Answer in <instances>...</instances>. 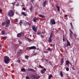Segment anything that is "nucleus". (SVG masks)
<instances>
[{
    "label": "nucleus",
    "instance_id": "obj_1",
    "mask_svg": "<svg viewBox=\"0 0 79 79\" xmlns=\"http://www.w3.org/2000/svg\"><path fill=\"white\" fill-rule=\"evenodd\" d=\"M30 77L31 79H38L40 78V76L38 74L31 75Z\"/></svg>",
    "mask_w": 79,
    "mask_h": 79
},
{
    "label": "nucleus",
    "instance_id": "obj_2",
    "mask_svg": "<svg viewBox=\"0 0 79 79\" xmlns=\"http://www.w3.org/2000/svg\"><path fill=\"white\" fill-rule=\"evenodd\" d=\"M10 61V59L8 56H5L4 59V62L6 64H8Z\"/></svg>",
    "mask_w": 79,
    "mask_h": 79
},
{
    "label": "nucleus",
    "instance_id": "obj_3",
    "mask_svg": "<svg viewBox=\"0 0 79 79\" xmlns=\"http://www.w3.org/2000/svg\"><path fill=\"white\" fill-rule=\"evenodd\" d=\"M9 16L12 17L15 15V13L13 12V11L12 10H10L8 13Z\"/></svg>",
    "mask_w": 79,
    "mask_h": 79
},
{
    "label": "nucleus",
    "instance_id": "obj_4",
    "mask_svg": "<svg viewBox=\"0 0 79 79\" xmlns=\"http://www.w3.org/2000/svg\"><path fill=\"white\" fill-rule=\"evenodd\" d=\"M36 49H37V48L35 46L27 47L26 48V50H35Z\"/></svg>",
    "mask_w": 79,
    "mask_h": 79
},
{
    "label": "nucleus",
    "instance_id": "obj_5",
    "mask_svg": "<svg viewBox=\"0 0 79 79\" xmlns=\"http://www.w3.org/2000/svg\"><path fill=\"white\" fill-rule=\"evenodd\" d=\"M50 24L51 26H52V25H55V24H56V22H55V21L54 19H52L50 20Z\"/></svg>",
    "mask_w": 79,
    "mask_h": 79
},
{
    "label": "nucleus",
    "instance_id": "obj_6",
    "mask_svg": "<svg viewBox=\"0 0 79 79\" xmlns=\"http://www.w3.org/2000/svg\"><path fill=\"white\" fill-rule=\"evenodd\" d=\"M67 44H65L64 45V47H68V46H71V44L70 43V42H69V41H68V40H67Z\"/></svg>",
    "mask_w": 79,
    "mask_h": 79
},
{
    "label": "nucleus",
    "instance_id": "obj_7",
    "mask_svg": "<svg viewBox=\"0 0 79 79\" xmlns=\"http://www.w3.org/2000/svg\"><path fill=\"white\" fill-rule=\"evenodd\" d=\"M22 34H23V33L21 32L20 33H19L17 35V37H21V36H22Z\"/></svg>",
    "mask_w": 79,
    "mask_h": 79
},
{
    "label": "nucleus",
    "instance_id": "obj_8",
    "mask_svg": "<svg viewBox=\"0 0 79 79\" xmlns=\"http://www.w3.org/2000/svg\"><path fill=\"white\" fill-rule=\"evenodd\" d=\"M47 1H45L42 4V6L43 7H45V6L47 5Z\"/></svg>",
    "mask_w": 79,
    "mask_h": 79
},
{
    "label": "nucleus",
    "instance_id": "obj_9",
    "mask_svg": "<svg viewBox=\"0 0 79 79\" xmlns=\"http://www.w3.org/2000/svg\"><path fill=\"white\" fill-rule=\"evenodd\" d=\"M27 71H32L33 72H35V70H34L33 69H31V68H28Z\"/></svg>",
    "mask_w": 79,
    "mask_h": 79
},
{
    "label": "nucleus",
    "instance_id": "obj_10",
    "mask_svg": "<svg viewBox=\"0 0 79 79\" xmlns=\"http://www.w3.org/2000/svg\"><path fill=\"white\" fill-rule=\"evenodd\" d=\"M46 69L44 68L43 69V70H41V73H42V74H44L45 73V71H46Z\"/></svg>",
    "mask_w": 79,
    "mask_h": 79
},
{
    "label": "nucleus",
    "instance_id": "obj_11",
    "mask_svg": "<svg viewBox=\"0 0 79 79\" xmlns=\"http://www.w3.org/2000/svg\"><path fill=\"white\" fill-rule=\"evenodd\" d=\"M32 29L34 32H37V30H36V28L34 25L32 26Z\"/></svg>",
    "mask_w": 79,
    "mask_h": 79
},
{
    "label": "nucleus",
    "instance_id": "obj_12",
    "mask_svg": "<svg viewBox=\"0 0 79 79\" xmlns=\"http://www.w3.org/2000/svg\"><path fill=\"white\" fill-rule=\"evenodd\" d=\"M6 24H9L10 23V20L8 19L7 20L6 22Z\"/></svg>",
    "mask_w": 79,
    "mask_h": 79
},
{
    "label": "nucleus",
    "instance_id": "obj_13",
    "mask_svg": "<svg viewBox=\"0 0 79 79\" xmlns=\"http://www.w3.org/2000/svg\"><path fill=\"white\" fill-rule=\"evenodd\" d=\"M39 17L42 18H45V16L44 15H43L41 14H40L39 15Z\"/></svg>",
    "mask_w": 79,
    "mask_h": 79
},
{
    "label": "nucleus",
    "instance_id": "obj_14",
    "mask_svg": "<svg viewBox=\"0 0 79 79\" xmlns=\"http://www.w3.org/2000/svg\"><path fill=\"white\" fill-rule=\"evenodd\" d=\"M52 38H49V39L48 40V42L49 43H51V42H52Z\"/></svg>",
    "mask_w": 79,
    "mask_h": 79
},
{
    "label": "nucleus",
    "instance_id": "obj_15",
    "mask_svg": "<svg viewBox=\"0 0 79 79\" xmlns=\"http://www.w3.org/2000/svg\"><path fill=\"white\" fill-rule=\"evenodd\" d=\"M55 6L57 8V11L59 12L60 11V6H57V5H56Z\"/></svg>",
    "mask_w": 79,
    "mask_h": 79
},
{
    "label": "nucleus",
    "instance_id": "obj_16",
    "mask_svg": "<svg viewBox=\"0 0 79 79\" xmlns=\"http://www.w3.org/2000/svg\"><path fill=\"white\" fill-rule=\"evenodd\" d=\"M22 14L24 16H27V14H26L24 12H22Z\"/></svg>",
    "mask_w": 79,
    "mask_h": 79
},
{
    "label": "nucleus",
    "instance_id": "obj_17",
    "mask_svg": "<svg viewBox=\"0 0 79 79\" xmlns=\"http://www.w3.org/2000/svg\"><path fill=\"white\" fill-rule=\"evenodd\" d=\"M1 33H2V35H4L5 34V31L3 30L1 31Z\"/></svg>",
    "mask_w": 79,
    "mask_h": 79
},
{
    "label": "nucleus",
    "instance_id": "obj_18",
    "mask_svg": "<svg viewBox=\"0 0 79 79\" xmlns=\"http://www.w3.org/2000/svg\"><path fill=\"white\" fill-rule=\"evenodd\" d=\"M77 35H76V34H74V37L75 39H76V40H79V38H77L76 37H77Z\"/></svg>",
    "mask_w": 79,
    "mask_h": 79
},
{
    "label": "nucleus",
    "instance_id": "obj_19",
    "mask_svg": "<svg viewBox=\"0 0 79 79\" xmlns=\"http://www.w3.org/2000/svg\"><path fill=\"white\" fill-rule=\"evenodd\" d=\"M52 76H53V75H52V74H51L50 75H49L48 77V79H51Z\"/></svg>",
    "mask_w": 79,
    "mask_h": 79
},
{
    "label": "nucleus",
    "instance_id": "obj_20",
    "mask_svg": "<svg viewBox=\"0 0 79 79\" xmlns=\"http://www.w3.org/2000/svg\"><path fill=\"white\" fill-rule=\"evenodd\" d=\"M33 21L35 23H36L37 22V19L35 17H34L33 19Z\"/></svg>",
    "mask_w": 79,
    "mask_h": 79
},
{
    "label": "nucleus",
    "instance_id": "obj_21",
    "mask_svg": "<svg viewBox=\"0 0 79 79\" xmlns=\"http://www.w3.org/2000/svg\"><path fill=\"white\" fill-rule=\"evenodd\" d=\"M21 71L22 72H23V71H24V72H26V70L24 68H23L21 69Z\"/></svg>",
    "mask_w": 79,
    "mask_h": 79
},
{
    "label": "nucleus",
    "instance_id": "obj_22",
    "mask_svg": "<svg viewBox=\"0 0 79 79\" xmlns=\"http://www.w3.org/2000/svg\"><path fill=\"white\" fill-rule=\"evenodd\" d=\"M27 39L29 42H31V41H32V40L28 38H27Z\"/></svg>",
    "mask_w": 79,
    "mask_h": 79
},
{
    "label": "nucleus",
    "instance_id": "obj_23",
    "mask_svg": "<svg viewBox=\"0 0 79 79\" xmlns=\"http://www.w3.org/2000/svg\"><path fill=\"white\" fill-rule=\"evenodd\" d=\"M60 76H61V77H63V73H62L61 71H60Z\"/></svg>",
    "mask_w": 79,
    "mask_h": 79
},
{
    "label": "nucleus",
    "instance_id": "obj_24",
    "mask_svg": "<svg viewBox=\"0 0 79 79\" xmlns=\"http://www.w3.org/2000/svg\"><path fill=\"white\" fill-rule=\"evenodd\" d=\"M41 33V32L40 31H39L38 32H37V35H40V34Z\"/></svg>",
    "mask_w": 79,
    "mask_h": 79
},
{
    "label": "nucleus",
    "instance_id": "obj_25",
    "mask_svg": "<svg viewBox=\"0 0 79 79\" xmlns=\"http://www.w3.org/2000/svg\"><path fill=\"white\" fill-rule=\"evenodd\" d=\"M69 63V60H67L66 61V65H68Z\"/></svg>",
    "mask_w": 79,
    "mask_h": 79
},
{
    "label": "nucleus",
    "instance_id": "obj_26",
    "mask_svg": "<svg viewBox=\"0 0 79 79\" xmlns=\"http://www.w3.org/2000/svg\"><path fill=\"white\" fill-rule=\"evenodd\" d=\"M32 9H33V6H31V8H30V11H32Z\"/></svg>",
    "mask_w": 79,
    "mask_h": 79
},
{
    "label": "nucleus",
    "instance_id": "obj_27",
    "mask_svg": "<svg viewBox=\"0 0 79 79\" xmlns=\"http://www.w3.org/2000/svg\"><path fill=\"white\" fill-rule=\"evenodd\" d=\"M53 37V34H52V33H51L50 36V38L52 39V37Z\"/></svg>",
    "mask_w": 79,
    "mask_h": 79
},
{
    "label": "nucleus",
    "instance_id": "obj_28",
    "mask_svg": "<svg viewBox=\"0 0 79 79\" xmlns=\"http://www.w3.org/2000/svg\"><path fill=\"white\" fill-rule=\"evenodd\" d=\"M70 34V37L71 38V39H73V36L72 35L71 33H69Z\"/></svg>",
    "mask_w": 79,
    "mask_h": 79
},
{
    "label": "nucleus",
    "instance_id": "obj_29",
    "mask_svg": "<svg viewBox=\"0 0 79 79\" xmlns=\"http://www.w3.org/2000/svg\"><path fill=\"white\" fill-rule=\"evenodd\" d=\"M61 63H64V60H63V59H61Z\"/></svg>",
    "mask_w": 79,
    "mask_h": 79
},
{
    "label": "nucleus",
    "instance_id": "obj_30",
    "mask_svg": "<svg viewBox=\"0 0 79 79\" xmlns=\"http://www.w3.org/2000/svg\"><path fill=\"white\" fill-rule=\"evenodd\" d=\"M44 53H48V51H44Z\"/></svg>",
    "mask_w": 79,
    "mask_h": 79
},
{
    "label": "nucleus",
    "instance_id": "obj_31",
    "mask_svg": "<svg viewBox=\"0 0 79 79\" xmlns=\"http://www.w3.org/2000/svg\"><path fill=\"white\" fill-rule=\"evenodd\" d=\"M5 22H2V26H5Z\"/></svg>",
    "mask_w": 79,
    "mask_h": 79
},
{
    "label": "nucleus",
    "instance_id": "obj_32",
    "mask_svg": "<svg viewBox=\"0 0 79 79\" xmlns=\"http://www.w3.org/2000/svg\"><path fill=\"white\" fill-rule=\"evenodd\" d=\"M6 38L7 37H6V36H4V37H3V40H6Z\"/></svg>",
    "mask_w": 79,
    "mask_h": 79
},
{
    "label": "nucleus",
    "instance_id": "obj_33",
    "mask_svg": "<svg viewBox=\"0 0 79 79\" xmlns=\"http://www.w3.org/2000/svg\"><path fill=\"white\" fill-rule=\"evenodd\" d=\"M29 58V56H25V58H26V59H27Z\"/></svg>",
    "mask_w": 79,
    "mask_h": 79
},
{
    "label": "nucleus",
    "instance_id": "obj_34",
    "mask_svg": "<svg viewBox=\"0 0 79 79\" xmlns=\"http://www.w3.org/2000/svg\"><path fill=\"white\" fill-rule=\"evenodd\" d=\"M41 38L42 39H43V38H44V36L43 35H42L41 34Z\"/></svg>",
    "mask_w": 79,
    "mask_h": 79
},
{
    "label": "nucleus",
    "instance_id": "obj_35",
    "mask_svg": "<svg viewBox=\"0 0 79 79\" xmlns=\"http://www.w3.org/2000/svg\"><path fill=\"white\" fill-rule=\"evenodd\" d=\"M69 31L70 32H71L72 34H73V31H72V30L71 29H70V30H69Z\"/></svg>",
    "mask_w": 79,
    "mask_h": 79
},
{
    "label": "nucleus",
    "instance_id": "obj_36",
    "mask_svg": "<svg viewBox=\"0 0 79 79\" xmlns=\"http://www.w3.org/2000/svg\"><path fill=\"white\" fill-rule=\"evenodd\" d=\"M39 67L40 68H44L42 67V66L41 65H39Z\"/></svg>",
    "mask_w": 79,
    "mask_h": 79
},
{
    "label": "nucleus",
    "instance_id": "obj_37",
    "mask_svg": "<svg viewBox=\"0 0 79 79\" xmlns=\"http://www.w3.org/2000/svg\"><path fill=\"white\" fill-rule=\"evenodd\" d=\"M66 69L67 71H69V68H66Z\"/></svg>",
    "mask_w": 79,
    "mask_h": 79
},
{
    "label": "nucleus",
    "instance_id": "obj_38",
    "mask_svg": "<svg viewBox=\"0 0 79 79\" xmlns=\"http://www.w3.org/2000/svg\"><path fill=\"white\" fill-rule=\"evenodd\" d=\"M71 26L73 28V24L72 23H70Z\"/></svg>",
    "mask_w": 79,
    "mask_h": 79
},
{
    "label": "nucleus",
    "instance_id": "obj_39",
    "mask_svg": "<svg viewBox=\"0 0 79 79\" xmlns=\"http://www.w3.org/2000/svg\"><path fill=\"white\" fill-rule=\"evenodd\" d=\"M23 10H24V11H26V8H25V7H23Z\"/></svg>",
    "mask_w": 79,
    "mask_h": 79
},
{
    "label": "nucleus",
    "instance_id": "obj_40",
    "mask_svg": "<svg viewBox=\"0 0 79 79\" xmlns=\"http://www.w3.org/2000/svg\"><path fill=\"white\" fill-rule=\"evenodd\" d=\"M51 50V49H50V48H48L47 49V50H48V51H50V50Z\"/></svg>",
    "mask_w": 79,
    "mask_h": 79
},
{
    "label": "nucleus",
    "instance_id": "obj_41",
    "mask_svg": "<svg viewBox=\"0 0 79 79\" xmlns=\"http://www.w3.org/2000/svg\"><path fill=\"white\" fill-rule=\"evenodd\" d=\"M9 26V24H7L6 25V27H8Z\"/></svg>",
    "mask_w": 79,
    "mask_h": 79
},
{
    "label": "nucleus",
    "instance_id": "obj_42",
    "mask_svg": "<svg viewBox=\"0 0 79 79\" xmlns=\"http://www.w3.org/2000/svg\"><path fill=\"white\" fill-rule=\"evenodd\" d=\"M17 6H19V3H18L16 5Z\"/></svg>",
    "mask_w": 79,
    "mask_h": 79
},
{
    "label": "nucleus",
    "instance_id": "obj_43",
    "mask_svg": "<svg viewBox=\"0 0 79 79\" xmlns=\"http://www.w3.org/2000/svg\"><path fill=\"white\" fill-rule=\"evenodd\" d=\"M31 2L32 3L33 2H34V0H31Z\"/></svg>",
    "mask_w": 79,
    "mask_h": 79
},
{
    "label": "nucleus",
    "instance_id": "obj_44",
    "mask_svg": "<svg viewBox=\"0 0 79 79\" xmlns=\"http://www.w3.org/2000/svg\"><path fill=\"white\" fill-rule=\"evenodd\" d=\"M22 23H23V22L21 20H20V22L19 23L20 24H21Z\"/></svg>",
    "mask_w": 79,
    "mask_h": 79
},
{
    "label": "nucleus",
    "instance_id": "obj_45",
    "mask_svg": "<svg viewBox=\"0 0 79 79\" xmlns=\"http://www.w3.org/2000/svg\"><path fill=\"white\" fill-rule=\"evenodd\" d=\"M26 79H29V76H28V77H26Z\"/></svg>",
    "mask_w": 79,
    "mask_h": 79
},
{
    "label": "nucleus",
    "instance_id": "obj_46",
    "mask_svg": "<svg viewBox=\"0 0 79 79\" xmlns=\"http://www.w3.org/2000/svg\"><path fill=\"white\" fill-rule=\"evenodd\" d=\"M72 69L73 70H76V69H75L74 68V67H73Z\"/></svg>",
    "mask_w": 79,
    "mask_h": 79
},
{
    "label": "nucleus",
    "instance_id": "obj_47",
    "mask_svg": "<svg viewBox=\"0 0 79 79\" xmlns=\"http://www.w3.org/2000/svg\"><path fill=\"white\" fill-rule=\"evenodd\" d=\"M64 17H65V18H66V17H67V15H65Z\"/></svg>",
    "mask_w": 79,
    "mask_h": 79
},
{
    "label": "nucleus",
    "instance_id": "obj_48",
    "mask_svg": "<svg viewBox=\"0 0 79 79\" xmlns=\"http://www.w3.org/2000/svg\"><path fill=\"white\" fill-rule=\"evenodd\" d=\"M2 9H0V12H2Z\"/></svg>",
    "mask_w": 79,
    "mask_h": 79
},
{
    "label": "nucleus",
    "instance_id": "obj_49",
    "mask_svg": "<svg viewBox=\"0 0 79 79\" xmlns=\"http://www.w3.org/2000/svg\"><path fill=\"white\" fill-rule=\"evenodd\" d=\"M63 42L64 41V38H63Z\"/></svg>",
    "mask_w": 79,
    "mask_h": 79
},
{
    "label": "nucleus",
    "instance_id": "obj_50",
    "mask_svg": "<svg viewBox=\"0 0 79 79\" xmlns=\"http://www.w3.org/2000/svg\"><path fill=\"white\" fill-rule=\"evenodd\" d=\"M72 2H73L71 1L70 2H68V3H69H69H72Z\"/></svg>",
    "mask_w": 79,
    "mask_h": 79
},
{
    "label": "nucleus",
    "instance_id": "obj_51",
    "mask_svg": "<svg viewBox=\"0 0 79 79\" xmlns=\"http://www.w3.org/2000/svg\"><path fill=\"white\" fill-rule=\"evenodd\" d=\"M0 47L2 48V45H1V44L0 45Z\"/></svg>",
    "mask_w": 79,
    "mask_h": 79
},
{
    "label": "nucleus",
    "instance_id": "obj_52",
    "mask_svg": "<svg viewBox=\"0 0 79 79\" xmlns=\"http://www.w3.org/2000/svg\"><path fill=\"white\" fill-rule=\"evenodd\" d=\"M11 4H12V5H14V3H11Z\"/></svg>",
    "mask_w": 79,
    "mask_h": 79
},
{
    "label": "nucleus",
    "instance_id": "obj_53",
    "mask_svg": "<svg viewBox=\"0 0 79 79\" xmlns=\"http://www.w3.org/2000/svg\"><path fill=\"white\" fill-rule=\"evenodd\" d=\"M5 29H7V28L6 27H5Z\"/></svg>",
    "mask_w": 79,
    "mask_h": 79
},
{
    "label": "nucleus",
    "instance_id": "obj_54",
    "mask_svg": "<svg viewBox=\"0 0 79 79\" xmlns=\"http://www.w3.org/2000/svg\"><path fill=\"white\" fill-rule=\"evenodd\" d=\"M19 43L20 44H22V42H20Z\"/></svg>",
    "mask_w": 79,
    "mask_h": 79
},
{
    "label": "nucleus",
    "instance_id": "obj_55",
    "mask_svg": "<svg viewBox=\"0 0 79 79\" xmlns=\"http://www.w3.org/2000/svg\"><path fill=\"white\" fill-rule=\"evenodd\" d=\"M42 34H44V32H42Z\"/></svg>",
    "mask_w": 79,
    "mask_h": 79
},
{
    "label": "nucleus",
    "instance_id": "obj_56",
    "mask_svg": "<svg viewBox=\"0 0 79 79\" xmlns=\"http://www.w3.org/2000/svg\"><path fill=\"white\" fill-rule=\"evenodd\" d=\"M35 69H37V68L35 67Z\"/></svg>",
    "mask_w": 79,
    "mask_h": 79
},
{
    "label": "nucleus",
    "instance_id": "obj_57",
    "mask_svg": "<svg viewBox=\"0 0 79 79\" xmlns=\"http://www.w3.org/2000/svg\"><path fill=\"white\" fill-rule=\"evenodd\" d=\"M15 0V1H17L19 0Z\"/></svg>",
    "mask_w": 79,
    "mask_h": 79
},
{
    "label": "nucleus",
    "instance_id": "obj_58",
    "mask_svg": "<svg viewBox=\"0 0 79 79\" xmlns=\"http://www.w3.org/2000/svg\"><path fill=\"white\" fill-rule=\"evenodd\" d=\"M60 65H61V66H62V64H60Z\"/></svg>",
    "mask_w": 79,
    "mask_h": 79
},
{
    "label": "nucleus",
    "instance_id": "obj_59",
    "mask_svg": "<svg viewBox=\"0 0 79 79\" xmlns=\"http://www.w3.org/2000/svg\"><path fill=\"white\" fill-rule=\"evenodd\" d=\"M18 61H19V62H20V60H19Z\"/></svg>",
    "mask_w": 79,
    "mask_h": 79
},
{
    "label": "nucleus",
    "instance_id": "obj_60",
    "mask_svg": "<svg viewBox=\"0 0 79 79\" xmlns=\"http://www.w3.org/2000/svg\"><path fill=\"white\" fill-rule=\"evenodd\" d=\"M72 9H73V8H72Z\"/></svg>",
    "mask_w": 79,
    "mask_h": 79
}]
</instances>
